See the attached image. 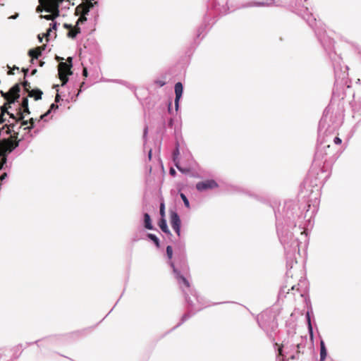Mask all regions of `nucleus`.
I'll use <instances>...</instances> for the list:
<instances>
[{
    "instance_id": "nucleus-1",
    "label": "nucleus",
    "mask_w": 361,
    "mask_h": 361,
    "mask_svg": "<svg viewBox=\"0 0 361 361\" xmlns=\"http://www.w3.org/2000/svg\"><path fill=\"white\" fill-rule=\"evenodd\" d=\"M39 5L37 7V12H42L43 11L50 13L48 15L40 16V18H44L47 20H54L59 16L60 11L57 8V5L50 4L45 1L39 0Z\"/></svg>"
},
{
    "instance_id": "nucleus-2",
    "label": "nucleus",
    "mask_w": 361,
    "mask_h": 361,
    "mask_svg": "<svg viewBox=\"0 0 361 361\" xmlns=\"http://www.w3.org/2000/svg\"><path fill=\"white\" fill-rule=\"evenodd\" d=\"M18 136V132H14L8 138L0 141V157L11 152L19 145L20 140H17Z\"/></svg>"
},
{
    "instance_id": "nucleus-3",
    "label": "nucleus",
    "mask_w": 361,
    "mask_h": 361,
    "mask_svg": "<svg viewBox=\"0 0 361 361\" xmlns=\"http://www.w3.org/2000/svg\"><path fill=\"white\" fill-rule=\"evenodd\" d=\"M72 58L68 57L67 62L61 61L58 66L59 78L61 81V85H65L68 81V75H72Z\"/></svg>"
},
{
    "instance_id": "nucleus-4",
    "label": "nucleus",
    "mask_w": 361,
    "mask_h": 361,
    "mask_svg": "<svg viewBox=\"0 0 361 361\" xmlns=\"http://www.w3.org/2000/svg\"><path fill=\"white\" fill-rule=\"evenodd\" d=\"M20 85L19 83H16L14 86H13L8 92L4 93L3 91H1V94L2 97L7 100L8 104H13L15 101L20 97Z\"/></svg>"
},
{
    "instance_id": "nucleus-5",
    "label": "nucleus",
    "mask_w": 361,
    "mask_h": 361,
    "mask_svg": "<svg viewBox=\"0 0 361 361\" xmlns=\"http://www.w3.org/2000/svg\"><path fill=\"white\" fill-rule=\"evenodd\" d=\"M94 4H97V1L92 3V0H84L75 8V14L76 16L79 14L87 15Z\"/></svg>"
},
{
    "instance_id": "nucleus-6",
    "label": "nucleus",
    "mask_w": 361,
    "mask_h": 361,
    "mask_svg": "<svg viewBox=\"0 0 361 361\" xmlns=\"http://www.w3.org/2000/svg\"><path fill=\"white\" fill-rule=\"evenodd\" d=\"M218 186L216 182L214 180H206L199 182L196 184V188L199 191H204L215 188Z\"/></svg>"
},
{
    "instance_id": "nucleus-7",
    "label": "nucleus",
    "mask_w": 361,
    "mask_h": 361,
    "mask_svg": "<svg viewBox=\"0 0 361 361\" xmlns=\"http://www.w3.org/2000/svg\"><path fill=\"white\" fill-rule=\"evenodd\" d=\"M171 225L177 235H180V219L178 214L175 212H171Z\"/></svg>"
},
{
    "instance_id": "nucleus-8",
    "label": "nucleus",
    "mask_w": 361,
    "mask_h": 361,
    "mask_svg": "<svg viewBox=\"0 0 361 361\" xmlns=\"http://www.w3.org/2000/svg\"><path fill=\"white\" fill-rule=\"evenodd\" d=\"M175 94H176L175 106H176V109L178 110L179 99H180L182 94H183V85L180 82H177L175 85Z\"/></svg>"
},
{
    "instance_id": "nucleus-9",
    "label": "nucleus",
    "mask_w": 361,
    "mask_h": 361,
    "mask_svg": "<svg viewBox=\"0 0 361 361\" xmlns=\"http://www.w3.org/2000/svg\"><path fill=\"white\" fill-rule=\"evenodd\" d=\"M171 267H173V272L176 274V279L181 281L185 287L187 288H189L190 287V283L189 281L187 280L186 278H185L183 276H182L180 273V271H178L174 267V264L173 263H171Z\"/></svg>"
},
{
    "instance_id": "nucleus-10",
    "label": "nucleus",
    "mask_w": 361,
    "mask_h": 361,
    "mask_svg": "<svg viewBox=\"0 0 361 361\" xmlns=\"http://www.w3.org/2000/svg\"><path fill=\"white\" fill-rule=\"evenodd\" d=\"M42 94H43V92L40 90L35 89V90H31L28 92V96L30 97H33L35 100H39V99H42Z\"/></svg>"
},
{
    "instance_id": "nucleus-11",
    "label": "nucleus",
    "mask_w": 361,
    "mask_h": 361,
    "mask_svg": "<svg viewBox=\"0 0 361 361\" xmlns=\"http://www.w3.org/2000/svg\"><path fill=\"white\" fill-rule=\"evenodd\" d=\"M80 32V28L78 27V25H75V27H73L71 30L68 32L67 35L70 38H75L77 35Z\"/></svg>"
},
{
    "instance_id": "nucleus-12",
    "label": "nucleus",
    "mask_w": 361,
    "mask_h": 361,
    "mask_svg": "<svg viewBox=\"0 0 361 361\" xmlns=\"http://www.w3.org/2000/svg\"><path fill=\"white\" fill-rule=\"evenodd\" d=\"M28 55L32 58V59H37L42 54L40 53L39 48H35L30 49L28 51Z\"/></svg>"
},
{
    "instance_id": "nucleus-13",
    "label": "nucleus",
    "mask_w": 361,
    "mask_h": 361,
    "mask_svg": "<svg viewBox=\"0 0 361 361\" xmlns=\"http://www.w3.org/2000/svg\"><path fill=\"white\" fill-rule=\"evenodd\" d=\"M327 352L324 341H320V361H324L326 357Z\"/></svg>"
},
{
    "instance_id": "nucleus-14",
    "label": "nucleus",
    "mask_w": 361,
    "mask_h": 361,
    "mask_svg": "<svg viewBox=\"0 0 361 361\" xmlns=\"http://www.w3.org/2000/svg\"><path fill=\"white\" fill-rule=\"evenodd\" d=\"M159 226L160 227L161 230L166 233H169L170 231L168 228V226H167V224H166V221L165 220L164 218H161L159 222Z\"/></svg>"
},
{
    "instance_id": "nucleus-15",
    "label": "nucleus",
    "mask_w": 361,
    "mask_h": 361,
    "mask_svg": "<svg viewBox=\"0 0 361 361\" xmlns=\"http://www.w3.org/2000/svg\"><path fill=\"white\" fill-rule=\"evenodd\" d=\"M144 222H145V226L147 229H152V225L150 216L148 214L145 213L144 214Z\"/></svg>"
},
{
    "instance_id": "nucleus-16",
    "label": "nucleus",
    "mask_w": 361,
    "mask_h": 361,
    "mask_svg": "<svg viewBox=\"0 0 361 361\" xmlns=\"http://www.w3.org/2000/svg\"><path fill=\"white\" fill-rule=\"evenodd\" d=\"M7 114L10 116V118H11L13 120H15L16 122H18V121H20V120H23L24 118V115L22 113L20 108L18 110V117H16L14 116V114L10 113V112H7Z\"/></svg>"
},
{
    "instance_id": "nucleus-17",
    "label": "nucleus",
    "mask_w": 361,
    "mask_h": 361,
    "mask_svg": "<svg viewBox=\"0 0 361 361\" xmlns=\"http://www.w3.org/2000/svg\"><path fill=\"white\" fill-rule=\"evenodd\" d=\"M58 108H59V106H58L57 104H51V106H50L49 109V110H48L45 114H42V115L40 116V118H39V121H40V120L43 119L44 117H46L47 116H48V115L51 113V111L52 110H56V109H57Z\"/></svg>"
},
{
    "instance_id": "nucleus-18",
    "label": "nucleus",
    "mask_w": 361,
    "mask_h": 361,
    "mask_svg": "<svg viewBox=\"0 0 361 361\" xmlns=\"http://www.w3.org/2000/svg\"><path fill=\"white\" fill-rule=\"evenodd\" d=\"M304 348V346L302 345V343H298V344L297 345V351H296V355H293V356L291 357V358H292V359H298V358H299V355H300V353H302V354H303V353H304L303 350H302V348Z\"/></svg>"
},
{
    "instance_id": "nucleus-19",
    "label": "nucleus",
    "mask_w": 361,
    "mask_h": 361,
    "mask_svg": "<svg viewBox=\"0 0 361 361\" xmlns=\"http://www.w3.org/2000/svg\"><path fill=\"white\" fill-rule=\"evenodd\" d=\"M15 126V123L6 124L2 128H7L6 134H11L12 131H13V128Z\"/></svg>"
},
{
    "instance_id": "nucleus-20",
    "label": "nucleus",
    "mask_w": 361,
    "mask_h": 361,
    "mask_svg": "<svg viewBox=\"0 0 361 361\" xmlns=\"http://www.w3.org/2000/svg\"><path fill=\"white\" fill-rule=\"evenodd\" d=\"M148 238H150L152 241H154V243L156 244L157 247H159V240L155 235L149 233Z\"/></svg>"
},
{
    "instance_id": "nucleus-21",
    "label": "nucleus",
    "mask_w": 361,
    "mask_h": 361,
    "mask_svg": "<svg viewBox=\"0 0 361 361\" xmlns=\"http://www.w3.org/2000/svg\"><path fill=\"white\" fill-rule=\"evenodd\" d=\"M78 16H80L79 18L77 20V23H76V25H78L80 23H85V21H87V18H86V15H83V14H79Z\"/></svg>"
},
{
    "instance_id": "nucleus-22",
    "label": "nucleus",
    "mask_w": 361,
    "mask_h": 361,
    "mask_svg": "<svg viewBox=\"0 0 361 361\" xmlns=\"http://www.w3.org/2000/svg\"><path fill=\"white\" fill-rule=\"evenodd\" d=\"M22 85L23 86L24 90L27 92V93L31 90H30V82L27 80H24L22 83Z\"/></svg>"
},
{
    "instance_id": "nucleus-23",
    "label": "nucleus",
    "mask_w": 361,
    "mask_h": 361,
    "mask_svg": "<svg viewBox=\"0 0 361 361\" xmlns=\"http://www.w3.org/2000/svg\"><path fill=\"white\" fill-rule=\"evenodd\" d=\"M180 196L181 199L183 200L185 206L187 208H190V203H189V201H188V198L186 197V196L183 193H180Z\"/></svg>"
},
{
    "instance_id": "nucleus-24",
    "label": "nucleus",
    "mask_w": 361,
    "mask_h": 361,
    "mask_svg": "<svg viewBox=\"0 0 361 361\" xmlns=\"http://www.w3.org/2000/svg\"><path fill=\"white\" fill-rule=\"evenodd\" d=\"M11 106L10 104H5L4 106H2L1 107V114H4L5 115V114H7L8 111V108H10Z\"/></svg>"
},
{
    "instance_id": "nucleus-25",
    "label": "nucleus",
    "mask_w": 361,
    "mask_h": 361,
    "mask_svg": "<svg viewBox=\"0 0 361 361\" xmlns=\"http://www.w3.org/2000/svg\"><path fill=\"white\" fill-rule=\"evenodd\" d=\"M166 255H167V257H169V259H171L172 257H173V249H172V247L171 245H168L166 247Z\"/></svg>"
},
{
    "instance_id": "nucleus-26",
    "label": "nucleus",
    "mask_w": 361,
    "mask_h": 361,
    "mask_svg": "<svg viewBox=\"0 0 361 361\" xmlns=\"http://www.w3.org/2000/svg\"><path fill=\"white\" fill-rule=\"evenodd\" d=\"M159 212H160V215H161V218H164V216H165V205H164V202H161L160 204Z\"/></svg>"
},
{
    "instance_id": "nucleus-27",
    "label": "nucleus",
    "mask_w": 361,
    "mask_h": 361,
    "mask_svg": "<svg viewBox=\"0 0 361 361\" xmlns=\"http://www.w3.org/2000/svg\"><path fill=\"white\" fill-rule=\"evenodd\" d=\"M28 123L30 124V126H27V128H25V129H27V130H30L32 129V128H34V126H35V125H34V124H35V120H34V118H31L29 120V123Z\"/></svg>"
},
{
    "instance_id": "nucleus-28",
    "label": "nucleus",
    "mask_w": 361,
    "mask_h": 361,
    "mask_svg": "<svg viewBox=\"0 0 361 361\" xmlns=\"http://www.w3.org/2000/svg\"><path fill=\"white\" fill-rule=\"evenodd\" d=\"M21 107L26 108L28 107V99L27 97H24L23 99L22 103H21Z\"/></svg>"
},
{
    "instance_id": "nucleus-29",
    "label": "nucleus",
    "mask_w": 361,
    "mask_h": 361,
    "mask_svg": "<svg viewBox=\"0 0 361 361\" xmlns=\"http://www.w3.org/2000/svg\"><path fill=\"white\" fill-rule=\"evenodd\" d=\"M1 160H0V169H2L3 167V165L6 163V155H3L1 157H0Z\"/></svg>"
},
{
    "instance_id": "nucleus-30",
    "label": "nucleus",
    "mask_w": 361,
    "mask_h": 361,
    "mask_svg": "<svg viewBox=\"0 0 361 361\" xmlns=\"http://www.w3.org/2000/svg\"><path fill=\"white\" fill-rule=\"evenodd\" d=\"M334 143L336 145H340L341 143V139L338 137H336L334 140Z\"/></svg>"
},
{
    "instance_id": "nucleus-31",
    "label": "nucleus",
    "mask_w": 361,
    "mask_h": 361,
    "mask_svg": "<svg viewBox=\"0 0 361 361\" xmlns=\"http://www.w3.org/2000/svg\"><path fill=\"white\" fill-rule=\"evenodd\" d=\"M51 32V28H49L47 31V33L44 35V37L47 39V41H49V37Z\"/></svg>"
},
{
    "instance_id": "nucleus-32",
    "label": "nucleus",
    "mask_w": 361,
    "mask_h": 361,
    "mask_svg": "<svg viewBox=\"0 0 361 361\" xmlns=\"http://www.w3.org/2000/svg\"><path fill=\"white\" fill-rule=\"evenodd\" d=\"M178 154H179V151H178V149L176 148V149L173 152V160H174V161H176V157H177V156Z\"/></svg>"
},
{
    "instance_id": "nucleus-33",
    "label": "nucleus",
    "mask_w": 361,
    "mask_h": 361,
    "mask_svg": "<svg viewBox=\"0 0 361 361\" xmlns=\"http://www.w3.org/2000/svg\"><path fill=\"white\" fill-rule=\"evenodd\" d=\"M156 83L160 87H162L166 84V82L164 81H161V80H157V81H156Z\"/></svg>"
},
{
    "instance_id": "nucleus-34",
    "label": "nucleus",
    "mask_w": 361,
    "mask_h": 361,
    "mask_svg": "<svg viewBox=\"0 0 361 361\" xmlns=\"http://www.w3.org/2000/svg\"><path fill=\"white\" fill-rule=\"evenodd\" d=\"M282 348H283V345H280V346L279 347V349H278V351H279V355H280V356H283V353H282L283 350H282Z\"/></svg>"
},
{
    "instance_id": "nucleus-35",
    "label": "nucleus",
    "mask_w": 361,
    "mask_h": 361,
    "mask_svg": "<svg viewBox=\"0 0 361 361\" xmlns=\"http://www.w3.org/2000/svg\"><path fill=\"white\" fill-rule=\"evenodd\" d=\"M22 122H21V126H26L29 123V121H27V120H24V118L23 120H20Z\"/></svg>"
},
{
    "instance_id": "nucleus-36",
    "label": "nucleus",
    "mask_w": 361,
    "mask_h": 361,
    "mask_svg": "<svg viewBox=\"0 0 361 361\" xmlns=\"http://www.w3.org/2000/svg\"><path fill=\"white\" fill-rule=\"evenodd\" d=\"M5 121L4 115L0 114V124L3 123Z\"/></svg>"
},
{
    "instance_id": "nucleus-37",
    "label": "nucleus",
    "mask_w": 361,
    "mask_h": 361,
    "mask_svg": "<svg viewBox=\"0 0 361 361\" xmlns=\"http://www.w3.org/2000/svg\"><path fill=\"white\" fill-rule=\"evenodd\" d=\"M63 27L66 28V29H68L69 30H71V29H72L73 26L71 25H69V24H67V23H65L63 25Z\"/></svg>"
},
{
    "instance_id": "nucleus-38",
    "label": "nucleus",
    "mask_w": 361,
    "mask_h": 361,
    "mask_svg": "<svg viewBox=\"0 0 361 361\" xmlns=\"http://www.w3.org/2000/svg\"><path fill=\"white\" fill-rule=\"evenodd\" d=\"M22 72H23V73H24V78H25L27 76V73H28V68H22Z\"/></svg>"
},
{
    "instance_id": "nucleus-39",
    "label": "nucleus",
    "mask_w": 361,
    "mask_h": 361,
    "mask_svg": "<svg viewBox=\"0 0 361 361\" xmlns=\"http://www.w3.org/2000/svg\"><path fill=\"white\" fill-rule=\"evenodd\" d=\"M37 48H39V50H40V53L42 54V51L46 49V45L44 44L42 46H40V47H37Z\"/></svg>"
},
{
    "instance_id": "nucleus-40",
    "label": "nucleus",
    "mask_w": 361,
    "mask_h": 361,
    "mask_svg": "<svg viewBox=\"0 0 361 361\" xmlns=\"http://www.w3.org/2000/svg\"><path fill=\"white\" fill-rule=\"evenodd\" d=\"M22 113L23 114L25 113V114H30V111L29 107L23 108V112H22Z\"/></svg>"
},
{
    "instance_id": "nucleus-41",
    "label": "nucleus",
    "mask_w": 361,
    "mask_h": 361,
    "mask_svg": "<svg viewBox=\"0 0 361 361\" xmlns=\"http://www.w3.org/2000/svg\"><path fill=\"white\" fill-rule=\"evenodd\" d=\"M51 27L50 28H51V30L52 29L53 30H56L57 23H54L51 24Z\"/></svg>"
},
{
    "instance_id": "nucleus-42",
    "label": "nucleus",
    "mask_w": 361,
    "mask_h": 361,
    "mask_svg": "<svg viewBox=\"0 0 361 361\" xmlns=\"http://www.w3.org/2000/svg\"><path fill=\"white\" fill-rule=\"evenodd\" d=\"M82 75L85 76V77H87V70L86 68H83V71H82Z\"/></svg>"
},
{
    "instance_id": "nucleus-43",
    "label": "nucleus",
    "mask_w": 361,
    "mask_h": 361,
    "mask_svg": "<svg viewBox=\"0 0 361 361\" xmlns=\"http://www.w3.org/2000/svg\"><path fill=\"white\" fill-rule=\"evenodd\" d=\"M60 101V95L59 94H56L55 97V102H59Z\"/></svg>"
},
{
    "instance_id": "nucleus-44",
    "label": "nucleus",
    "mask_w": 361,
    "mask_h": 361,
    "mask_svg": "<svg viewBox=\"0 0 361 361\" xmlns=\"http://www.w3.org/2000/svg\"><path fill=\"white\" fill-rule=\"evenodd\" d=\"M169 172H170V174L172 176H175V174H176V171L172 168L170 169Z\"/></svg>"
},
{
    "instance_id": "nucleus-45",
    "label": "nucleus",
    "mask_w": 361,
    "mask_h": 361,
    "mask_svg": "<svg viewBox=\"0 0 361 361\" xmlns=\"http://www.w3.org/2000/svg\"><path fill=\"white\" fill-rule=\"evenodd\" d=\"M6 176H7L6 173H4V174L1 175V176L0 177V179L4 180L6 177Z\"/></svg>"
},
{
    "instance_id": "nucleus-46",
    "label": "nucleus",
    "mask_w": 361,
    "mask_h": 361,
    "mask_svg": "<svg viewBox=\"0 0 361 361\" xmlns=\"http://www.w3.org/2000/svg\"><path fill=\"white\" fill-rule=\"evenodd\" d=\"M7 74H8V75H13V74H14V73H13V69L9 70V71L7 72Z\"/></svg>"
},
{
    "instance_id": "nucleus-47",
    "label": "nucleus",
    "mask_w": 361,
    "mask_h": 361,
    "mask_svg": "<svg viewBox=\"0 0 361 361\" xmlns=\"http://www.w3.org/2000/svg\"><path fill=\"white\" fill-rule=\"evenodd\" d=\"M176 166L177 169H178L179 171H182V172H183V171H183V169H182L180 167H179V166H178V164H177V163H176Z\"/></svg>"
},
{
    "instance_id": "nucleus-48",
    "label": "nucleus",
    "mask_w": 361,
    "mask_h": 361,
    "mask_svg": "<svg viewBox=\"0 0 361 361\" xmlns=\"http://www.w3.org/2000/svg\"><path fill=\"white\" fill-rule=\"evenodd\" d=\"M56 59L58 61H60L63 60V58H61V57H60V56H56Z\"/></svg>"
},
{
    "instance_id": "nucleus-49",
    "label": "nucleus",
    "mask_w": 361,
    "mask_h": 361,
    "mask_svg": "<svg viewBox=\"0 0 361 361\" xmlns=\"http://www.w3.org/2000/svg\"><path fill=\"white\" fill-rule=\"evenodd\" d=\"M37 73V69H34L32 71L31 75H33Z\"/></svg>"
},
{
    "instance_id": "nucleus-50",
    "label": "nucleus",
    "mask_w": 361,
    "mask_h": 361,
    "mask_svg": "<svg viewBox=\"0 0 361 361\" xmlns=\"http://www.w3.org/2000/svg\"><path fill=\"white\" fill-rule=\"evenodd\" d=\"M38 39L40 42H42V37H41L39 35H38Z\"/></svg>"
},
{
    "instance_id": "nucleus-51",
    "label": "nucleus",
    "mask_w": 361,
    "mask_h": 361,
    "mask_svg": "<svg viewBox=\"0 0 361 361\" xmlns=\"http://www.w3.org/2000/svg\"><path fill=\"white\" fill-rule=\"evenodd\" d=\"M18 69H19V68H18V67H17V66H14L13 67V70H18Z\"/></svg>"
},
{
    "instance_id": "nucleus-52",
    "label": "nucleus",
    "mask_w": 361,
    "mask_h": 361,
    "mask_svg": "<svg viewBox=\"0 0 361 361\" xmlns=\"http://www.w3.org/2000/svg\"><path fill=\"white\" fill-rule=\"evenodd\" d=\"M44 63L43 61H40V63H39V66H42L44 65Z\"/></svg>"
},
{
    "instance_id": "nucleus-53",
    "label": "nucleus",
    "mask_w": 361,
    "mask_h": 361,
    "mask_svg": "<svg viewBox=\"0 0 361 361\" xmlns=\"http://www.w3.org/2000/svg\"><path fill=\"white\" fill-rule=\"evenodd\" d=\"M151 155H152V151L150 150L149 152V159L151 158Z\"/></svg>"
}]
</instances>
